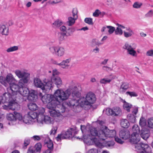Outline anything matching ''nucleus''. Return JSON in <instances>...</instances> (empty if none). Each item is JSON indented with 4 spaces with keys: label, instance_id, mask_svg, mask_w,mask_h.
<instances>
[{
    "label": "nucleus",
    "instance_id": "obj_1",
    "mask_svg": "<svg viewBox=\"0 0 153 153\" xmlns=\"http://www.w3.org/2000/svg\"><path fill=\"white\" fill-rule=\"evenodd\" d=\"M90 131L91 135L98 137L101 140H103L108 138L114 137L115 141L118 143L122 144L124 143L121 139L115 136L116 131L115 130H110L106 126L98 131L96 128H92L90 129Z\"/></svg>",
    "mask_w": 153,
    "mask_h": 153
},
{
    "label": "nucleus",
    "instance_id": "obj_2",
    "mask_svg": "<svg viewBox=\"0 0 153 153\" xmlns=\"http://www.w3.org/2000/svg\"><path fill=\"white\" fill-rule=\"evenodd\" d=\"M69 89L66 92H64L61 89H57L54 92V98L51 101L47 103L46 107L49 110H53L57 105H59L61 107L63 105H59L61 102L67 99L70 94Z\"/></svg>",
    "mask_w": 153,
    "mask_h": 153
},
{
    "label": "nucleus",
    "instance_id": "obj_3",
    "mask_svg": "<svg viewBox=\"0 0 153 153\" xmlns=\"http://www.w3.org/2000/svg\"><path fill=\"white\" fill-rule=\"evenodd\" d=\"M44 84L41 80L38 78H35L34 80V84L35 86L40 88L45 92L50 90L52 87V83L50 81L45 79L44 80Z\"/></svg>",
    "mask_w": 153,
    "mask_h": 153
},
{
    "label": "nucleus",
    "instance_id": "obj_4",
    "mask_svg": "<svg viewBox=\"0 0 153 153\" xmlns=\"http://www.w3.org/2000/svg\"><path fill=\"white\" fill-rule=\"evenodd\" d=\"M15 73L19 78H22L19 80L18 83L20 86H23L24 85L27 83L30 76V74L29 73L21 71L19 70L16 71Z\"/></svg>",
    "mask_w": 153,
    "mask_h": 153
},
{
    "label": "nucleus",
    "instance_id": "obj_5",
    "mask_svg": "<svg viewBox=\"0 0 153 153\" xmlns=\"http://www.w3.org/2000/svg\"><path fill=\"white\" fill-rule=\"evenodd\" d=\"M16 82V80L11 74H8L5 77L0 76V83L5 87H7Z\"/></svg>",
    "mask_w": 153,
    "mask_h": 153
},
{
    "label": "nucleus",
    "instance_id": "obj_6",
    "mask_svg": "<svg viewBox=\"0 0 153 153\" xmlns=\"http://www.w3.org/2000/svg\"><path fill=\"white\" fill-rule=\"evenodd\" d=\"M133 133L131 134L130 142L132 144H136L140 141L139 134L140 133V129L138 126L134 125L133 126Z\"/></svg>",
    "mask_w": 153,
    "mask_h": 153
},
{
    "label": "nucleus",
    "instance_id": "obj_7",
    "mask_svg": "<svg viewBox=\"0 0 153 153\" xmlns=\"http://www.w3.org/2000/svg\"><path fill=\"white\" fill-rule=\"evenodd\" d=\"M41 111L39 112L38 116V118L37 119L38 125L41 126L43 125L44 123L46 124H49L51 123V119L50 117L48 116H45L42 115L45 111V110L44 108H40Z\"/></svg>",
    "mask_w": 153,
    "mask_h": 153
},
{
    "label": "nucleus",
    "instance_id": "obj_8",
    "mask_svg": "<svg viewBox=\"0 0 153 153\" xmlns=\"http://www.w3.org/2000/svg\"><path fill=\"white\" fill-rule=\"evenodd\" d=\"M96 100L95 95L92 92L88 93L86 96L85 99L83 98L80 99V101L81 102L82 105H90L94 103Z\"/></svg>",
    "mask_w": 153,
    "mask_h": 153
},
{
    "label": "nucleus",
    "instance_id": "obj_9",
    "mask_svg": "<svg viewBox=\"0 0 153 153\" xmlns=\"http://www.w3.org/2000/svg\"><path fill=\"white\" fill-rule=\"evenodd\" d=\"M134 146L138 153H151L152 151L151 147L146 144L140 143L135 145Z\"/></svg>",
    "mask_w": 153,
    "mask_h": 153
},
{
    "label": "nucleus",
    "instance_id": "obj_10",
    "mask_svg": "<svg viewBox=\"0 0 153 153\" xmlns=\"http://www.w3.org/2000/svg\"><path fill=\"white\" fill-rule=\"evenodd\" d=\"M50 51L53 54L58 57H61L64 55L65 53V48L61 46H53L49 48Z\"/></svg>",
    "mask_w": 153,
    "mask_h": 153
},
{
    "label": "nucleus",
    "instance_id": "obj_11",
    "mask_svg": "<svg viewBox=\"0 0 153 153\" xmlns=\"http://www.w3.org/2000/svg\"><path fill=\"white\" fill-rule=\"evenodd\" d=\"M106 114L108 115L113 117L120 116L122 115L121 109L119 107H114L111 108H108L106 109Z\"/></svg>",
    "mask_w": 153,
    "mask_h": 153
},
{
    "label": "nucleus",
    "instance_id": "obj_12",
    "mask_svg": "<svg viewBox=\"0 0 153 153\" xmlns=\"http://www.w3.org/2000/svg\"><path fill=\"white\" fill-rule=\"evenodd\" d=\"M7 92H5L3 94L2 102L3 103L6 102H13L15 103V100H16V96H14L13 94H12L11 92H9L7 91Z\"/></svg>",
    "mask_w": 153,
    "mask_h": 153
},
{
    "label": "nucleus",
    "instance_id": "obj_13",
    "mask_svg": "<svg viewBox=\"0 0 153 153\" xmlns=\"http://www.w3.org/2000/svg\"><path fill=\"white\" fill-rule=\"evenodd\" d=\"M68 89H69L70 91V94L69 95L68 97L71 93H72L71 95V98L73 99L77 100L78 101H79L80 103H81V102L80 101V99H79L81 96L80 93L77 90L76 87L74 86V88H68L65 92H66Z\"/></svg>",
    "mask_w": 153,
    "mask_h": 153
},
{
    "label": "nucleus",
    "instance_id": "obj_14",
    "mask_svg": "<svg viewBox=\"0 0 153 153\" xmlns=\"http://www.w3.org/2000/svg\"><path fill=\"white\" fill-rule=\"evenodd\" d=\"M72 136V132L70 129L66 131L62 132L61 134H58L56 139L58 141H60L62 139L71 137Z\"/></svg>",
    "mask_w": 153,
    "mask_h": 153
},
{
    "label": "nucleus",
    "instance_id": "obj_15",
    "mask_svg": "<svg viewBox=\"0 0 153 153\" xmlns=\"http://www.w3.org/2000/svg\"><path fill=\"white\" fill-rule=\"evenodd\" d=\"M19 86H20L16 84L15 83L9 85V86L7 88V90L16 96L17 93L19 92L20 89Z\"/></svg>",
    "mask_w": 153,
    "mask_h": 153
},
{
    "label": "nucleus",
    "instance_id": "obj_16",
    "mask_svg": "<svg viewBox=\"0 0 153 153\" xmlns=\"http://www.w3.org/2000/svg\"><path fill=\"white\" fill-rule=\"evenodd\" d=\"M54 98V95L45 94L43 95L41 97V100L44 104H47L51 101Z\"/></svg>",
    "mask_w": 153,
    "mask_h": 153
},
{
    "label": "nucleus",
    "instance_id": "obj_17",
    "mask_svg": "<svg viewBox=\"0 0 153 153\" xmlns=\"http://www.w3.org/2000/svg\"><path fill=\"white\" fill-rule=\"evenodd\" d=\"M119 136L123 139H127L129 138L130 136V132L128 130L123 129L120 131Z\"/></svg>",
    "mask_w": 153,
    "mask_h": 153
},
{
    "label": "nucleus",
    "instance_id": "obj_18",
    "mask_svg": "<svg viewBox=\"0 0 153 153\" xmlns=\"http://www.w3.org/2000/svg\"><path fill=\"white\" fill-rule=\"evenodd\" d=\"M48 81H51L52 84L53 83L52 82H54L58 88H59L62 84V82L61 79L58 76H56L55 77H51V79L48 80ZM52 87V86L51 88Z\"/></svg>",
    "mask_w": 153,
    "mask_h": 153
},
{
    "label": "nucleus",
    "instance_id": "obj_19",
    "mask_svg": "<svg viewBox=\"0 0 153 153\" xmlns=\"http://www.w3.org/2000/svg\"><path fill=\"white\" fill-rule=\"evenodd\" d=\"M26 85L25 84L23 86H20L19 91V93L20 94L24 97H27L28 96L30 92L28 89L25 87Z\"/></svg>",
    "mask_w": 153,
    "mask_h": 153
},
{
    "label": "nucleus",
    "instance_id": "obj_20",
    "mask_svg": "<svg viewBox=\"0 0 153 153\" xmlns=\"http://www.w3.org/2000/svg\"><path fill=\"white\" fill-rule=\"evenodd\" d=\"M95 137L91 135V133L90 135H89V138L92 141L94 142L95 145L99 148H102L105 146V144L103 145L102 143L100 142Z\"/></svg>",
    "mask_w": 153,
    "mask_h": 153
},
{
    "label": "nucleus",
    "instance_id": "obj_21",
    "mask_svg": "<svg viewBox=\"0 0 153 153\" xmlns=\"http://www.w3.org/2000/svg\"><path fill=\"white\" fill-rule=\"evenodd\" d=\"M149 133L150 132L149 130L146 128H143L139 134L143 139L146 140L149 136Z\"/></svg>",
    "mask_w": 153,
    "mask_h": 153
},
{
    "label": "nucleus",
    "instance_id": "obj_22",
    "mask_svg": "<svg viewBox=\"0 0 153 153\" xmlns=\"http://www.w3.org/2000/svg\"><path fill=\"white\" fill-rule=\"evenodd\" d=\"M16 104L13 102H10L7 105H3L2 106L3 108L7 110H14L16 108Z\"/></svg>",
    "mask_w": 153,
    "mask_h": 153
},
{
    "label": "nucleus",
    "instance_id": "obj_23",
    "mask_svg": "<svg viewBox=\"0 0 153 153\" xmlns=\"http://www.w3.org/2000/svg\"><path fill=\"white\" fill-rule=\"evenodd\" d=\"M0 33L2 35L7 36L9 34V29L8 27L4 25L0 26Z\"/></svg>",
    "mask_w": 153,
    "mask_h": 153
},
{
    "label": "nucleus",
    "instance_id": "obj_24",
    "mask_svg": "<svg viewBox=\"0 0 153 153\" xmlns=\"http://www.w3.org/2000/svg\"><path fill=\"white\" fill-rule=\"evenodd\" d=\"M78 102L79 101H78L77 100L73 99L71 98V100H69L68 102L66 103L69 107H74V106H76L78 105Z\"/></svg>",
    "mask_w": 153,
    "mask_h": 153
},
{
    "label": "nucleus",
    "instance_id": "obj_25",
    "mask_svg": "<svg viewBox=\"0 0 153 153\" xmlns=\"http://www.w3.org/2000/svg\"><path fill=\"white\" fill-rule=\"evenodd\" d=\"M45 144L48 149L51 150V152L53 149V144L52 141L50 140L48 137H47L45 141Z\"/></svg>",
    "mask_w": 153,
    "mask_h": 153
},
{
    "label": "nucleus",
    "instance_id": "obj_26",
    "mask_svg": "<svg viewBox=\"0 0 153 153\" xmlns=\"http://www.w3.org/2000/svg\"><path fill=\"white\" fill-rule=\"evenodd\" d=\"M71 61L70 59H66L63 60L61 62L59 63L58 65L61 66L63 68H68L69 66V62Z\"/></svg>",
    "mask_w": 153,
    "mask_h": 153
},
{
    "label": "nucleus",
    "instance_id": "obj_27",
    "mask_svg": "<svg viewBox=\"0 0 153 153\" xmlns=\"http://www.w3.org/2000/svg\"><path fill=\"white\" fill-rule=\"evenodd\" d=\"M126 29L127 31H124V36L126 38H128L132 36L134 34V32L133 30L130 28L129 27H126Z\"/></svg>",
    "mask_w": 153,
    "mask_h": 153
},
{
    "label": "nucleus",
    "instance_id": "obj_28",
    "mask_svg": "<svg viewBox=\"0 0 153 153\" xmlns=\"http://www.w3.org/2000/svg\"><path fill=\"white\" fill-rule=\"evenodd\" d=\"M35 91H33L29 92L27 97V99L31 101H35L37 98V95L34 93Z\"/></svg>",
    "mask_w": 153,
    "mask_h": 153
},
{
    "label": "nucleus",
    "instance_id": "obj_29",
    "mask_svg": "<svg viewBox=\"0 0 153 153\" xmlns=\"http://www.w3.org/2000/svg\"><path fill=\"white\" fill-rule=\"evenodd\" d=\"M49 112L51 116L54 117H62V115L59 112L56 111L55 109L53 110H49Z\"/></svg>",
    "mask_w": 153,
    "mask_h": 153
},
{
    "label": "nucleus",
    "instance_id": "obj_30",
    "mask_svg": "<svg viewBox=\"0 0 153 153\" xmlns=\"http://www.w3.org/2000/svg\"><path fill=\"white\" fill-rule=\"evenodd\" d=\"M28 108L31 111H34L37 109L38 107L36 104L33 102H30L27 105Z\"/></svg>",
    "mask_w": 153,
    "mask_h": 153
},
{
    "label": "nucleus",
    "instance_id": "obj_31",
    "mask_svg": "<svg viewBox=\"0 0 153 153\" xmlns=\"http://www.w3.org/2000/svg\"><path fill=\"white\" fill-rule=\"evenodd\" d=\"M63 23L62 21L59 19H58L56 20L53 23V27L55 28H58L62 25Z\"/></svg>",
    "mask_w": 153,
    "mask_h": 153
},
{
    "label": "nucleus",
    "instance_id": "obj_32",
    "mask_svg": "<svg viewBox=\"0 0 153 153\" xmlns=\"http://www.w3.org/2000/svg\"><path fill=\"white\" fill-rule=\"evenodd\" d=\"M132 105L131 104L126 102L124 101V104L123 105V107L124 109L127 112L130 111V109L132 107Z\"/></svg>",
    "mask_w": 153,
    "mask_h": 153
},
{
    "label": "nucleus",
    "instance_id": "obj_33",
    "mask_svg": "<svg viewBox=\"0 0 153 153\" xmlns=\"http://www.w3.org/2000/svg\"><path fill=\"white\" fill-rule=\"evenodd\" d=\"M42 147V146L40 143H38L36 144L35 145L34 148L33 149L34 150V152H40L41 150Z\"/></svg>",
    "mask_w": 153,
    "mask_h": 153
},
{
    "label": "nucleus",
    "instance_id": "obj_34",
    "mask_svg": "<svg viewBox=\"0 0 153 153\" xmlns=\"http://www.w3.org/2000/svg\"><path fill=\"white\" fill-rule=\"evenodd\" d=\"M120 124L122 127L127 128L129 126V123L127 120L124 119L121 120Z\"/></svg>",
    "mask_w": 153,
    "mask_h": 153
},
{
    "label": "nucleus",
    "instance_id": "obj_35",
    "mask_svg": "<svg viewBox=\"0 0 153 153\" xmlns=\"http://www.w3.org/2000/svg\"><path fill=\"white\" fill-rule=\"evenodd\" d=\"M28 116L30 117L31 121L34 119L36 118L37 117L38 118V115L36 113L34 112H29L27 114Z\"/></svg>",
    "mask_w": 153,
    "mask_h": 153
},
{
    "label": "nucleus",
    "instance_id": "obj_36",
    "mask_svg": "<svg viewBox=\"0 0 153 153\" xmlns=\"http://www.w3.org/2000/svg\"><path fill=\"white\" fill-rule=\"evenodd\" d=\"M32 122L28 114H27L22 119V120L21 123H30L31 122Z\"/></svg>",
    "mask_w": 153,
    "mask_h": 153
},
{
    "label": "nucleus",
    "instance_id": "obj_37",
    "mask_svg": "<svg viewBox=\"0 0 153 153\" xmlns=\"http://www.w3.org/2000/svg\"><path fill=\"white\" fill-rule=\"evenodd\" d=\"M129 88V85L128 83L126 82H123L122 83L120 87V90L122 91L126 90Z\"/></svg>",
    "mask_w": 153,
    "mask_h": 153
},
{
    "label": "nucleus",
    "instance_id": "obj_38",
    "mask_svg": "<svg viewBox=\"0 0 153 153\" xmlns=\"http://www.w3.org/2000/svg\"><path fill=\"white\" fill-rule=\"evenodd\" d=\"M7 118L8 120L10 121H16V118L15 117L14 114L9 113L7 115Z\"/></svg>",
    "mask_w": 153,
    "mask_h": 153
},
{
    "label": "nucleus",
    "instance_id": "obj_39",
    "mask_svg": "<svg viewBox=\"0 0 153 153\" xmlns=\"http://www.w3.org/2000/svg\"><path fill=\"white\" fill-rule=\"evenodd\" d=\"M59 39L60 41H62L64 40V37L66 36H69L71 35L70 34L67 33L66 35V33H59Z\"/></svg>",
    "mask_w": 153,
    "mask_h": 153
},
{
    "label": "nucleus",
    "instance_id": "obj_40",
    "mask_svg": "<svg viewBox=\"0 0 153 153\" xmlns=\"http://www.w3.org/2000/svg\"><path fill=\"white\" fill-rule=\"evenodd\" d=\"M112 79L107 78L102 79L100 80V82L102 84H106L109 83L111 81Z\"/></svg>",
    "mask_w": 153,
    "mask_h": 153
},
{
    "label": "nucleus",
    "instance_id": "obj_41",
    "mask_svg": "<svg viewBox=\"0 0 153 153\" xmlns=\"http://www.w3.org/2000/svg\"><path fill=\"white\" fill-rule=\"evenodd\" d=\"M127 118L132 123H134L135 121V115L132 114H129L127 115Z\"/></svg>",
    "mask_w": 153,
    "mask_h": 153
},
{
    "label": "nucleus",
    "instance_id": "obj_42",
    "mask_svg": "<svg viewBox=\"0 0 153 153\" xmlns=\"http://www.w3.org/2000/svg\"><path fill=\"white\" fill-rule=\"evenodd\" d=\"M76 19H75L74 18L70 17L68 18V25L71 26L74 24L75 22V20Z\"/></svg>",
    "mask_w": 153,
    "mask_h": 153
},
{
    "label": "nucleus",
    "instance_id": "obj_43",
    "mask_svg": "<svg viewBox=\"0 0 153 153\" xmlns=\"http://www.w3.org/2000/svg\"><path fill=\"white\" fill-rule=\"evenodd\" d=\"M77 13L78 10L76 8H74L73 9L72 11V15L73 17L75 19H77L78 18Z\"/></svg>",
    "mask_w": 153,
    "mask_h": 153
},
{
    "label": "nucleus",
    "instance_id": "obj_44",
    "mask_svg": "<svg viewBox=\"0 0 153 153\" xmlns=\"http://www.w3.org/2000/svg\"><path fill=\"white\" fill-rule=\"evenodd\" d=\"M14 114L15 117L16 118V119H18L21 122L22 119L21 115L19 113L16 112H14Z\"/></svg>",
    "mask_w": 153,
    "mask_h": 153
},
{
    "label": "nucleus",
    "instance_id": "obj_45",
    "mask_svg": "<svg viewBox=\"0 0 153 153\" xmlns=\"http://www.w3.org/2000/svg\"><path fill=\"white\" fill-rule=\"evenodd\" d=\"M91 44L92 46H94L95 45H101L103 44V42L101 43L98 40L94 39L92 40L91 42Z\"/></svg>",
    "mask_w": 153,
    "mask_h": 153
},
{
    "label": "nucleus",
    "instance_id": "obj_46",
    "mask_svg": "<svg viewBox=\"0 0 153 153\" xmlns=\"http://www.w3.org/2000/svg\"><path fill=\"white\" fill-rule=\"evenodd\" d=\"M62 0H50L48 3L50 4L53 5L62 3Z\"/></svg>",
    "mask_w": 153,
    "mask_h": 153
},
{
    "label": "nucleus",
    "instance_id": "obj_47",
    "mask_svg": "<svg viewBox=\"0 0 153 153\" xmlns=\"http://www.w3.org/2000/svg\"><path fill=\"white\" fill-rule=\"evenodd\" d=\"M84 22L85 23L89 25H93V19L90 18H86L84 19Z\"/></svg>",
    "mask_w": 153,
    "mask_h": 153
},
{
    "label": "nucleus",
    "instance_id": "obj_48",
    "mask_svg": "<svg viewBox=\"0 0 153 153\" xmlns=\"http://www.w3.org/2000/svg\"><path fill=\"white\" fill-rule=\"evenodd\" d=\"M115 33L116 35H121L123 33V31L121 28L117 27L116 29L115 30Z\"/></svg>",
    "mask_w": 153,
    "mask_h": 153
},
{
    "label": "nucleus",
    "instance_id": "obj_49",
    "mask_svg": "<svg viewBox=\"0 0 153 153\" xmlns=\"http://www.w3.org/2000/svg\"><path fill=\"white\" fill-rule=\"evenodd\" d=\"M18 47L17 46H14L8 48L6 51L7 52H10L17 50Z\"/></svg>",
    "mask_w": 153,
    "mask_h": 153
},
{
    "label": "nucleus",
    "instance_id": "obj_50",
    "mask_svg": "<svg viewBox=\"0 0 153 153\" xmlns=\"http://www.w3.org/2000/svg\"><path fill=\"white\" fill-rule=\"evenodd\" d=\"M139 124L142 127L146 126V122L145 119L143 117L141 118L140 120Z\"/></svg>",
    "mask_w": 153,
    "mask_h": 153
},
{
    "label": "nucleus",
    "instance_id": "obj_51",
    "mask_svg": "<svg viewBox=\"0 0 153 153\" xmlns=\"http://www.w3.org/2000/svg\"><path fill=\"white\" fill-rule=\"evenodd\" d=\"M123 48L124 49L126 50L127 51L133 48L130 44L127 43L125 44L123 47Z\"/></svg>",
    "mask_w": 153,
    "mask_h": 153
},
{
    "label": "nucleus",
    "instance_id": "obj_52",
    "mask_svg": "<svg viewBox=\"0 0 153 153\" xmlns=\"http://www.w3.org/2000/svg\"><path fill=\"white\" fill-rule=\"evenodd\" d=\"M127 53L128 54L133 56H135L137 55L136 52L134 50L133 48L127 51Z\"/></svg>",
    "mask_w": 153,
    "mask_h": 153
},
{
    "label": "nucleus",
    "instance_id": "obj_53",
    "mask_svg": "<svg viewBox=\"0 0 153 153\" xmlns=\"http://www.w3.org/2000/svg\"><path fill=\"white\" fill-rule=\"evenodd\" d=\"M107 27L109 29L108 32L110 34L113 33L115 30L114 27L111 26H107Z\"/></svg>",
    "mask_w": 153,
    "mask_h": 153
},
{
    "label": "nucleus",
    "instance_id": "obj_54",
    "mask_svg": "<svg viewBox=\"0 0 153 153\" xmlns=\"http://www.w3.org/2000/svg\"><path fill=\"white\" fill-rule=\"evenodd\" d=\"M114 144V142L113 141H110L107 142L105 144V146L107 147H110L113 146Z\"/></svg>",
    "mask_w": 153,
    "mask_h": 153
},
{
    "label": "nucleus",
    "instance_id": "obj_55",
    "mask_svg": "<svg viewBox=\"0 0 153 153\" xmlns=\"http://www.w3.org/2000/svg\"><path fill=\"white\" fill-rule=\"evenodd\" d=\"M148 126L150 128H153V119L151 118L148 120Z\"/></svg>",
    "mask_w": 153,
    "mask_h": 153
},
{
    "label": "nucleus",
    "instance_id": "obj_56",
    "mask_svg": "<svg viewBox=\"0 0 153 153\" xmlns=\"http://www.w3.org/2000/svg\"><path fill=\"white\" fill-rule=\"evenodd\" d=\"M126 94H128L131 97H137V93L134 91L132 92H130V91H127L126 92Z\"/></svg>",
    "mask_w": 153,
    "mask_h": 153
},
{
    "label": "nucleus",
    "instance_id": "obj_57",
    "mask_svg": "<svg viewBox=\"0 0 153 153\" xmlns=\"http://www.w3.org/2000/svg\"><path fill=\"white\" fill-rule=\"evenodd\" d=\"M142 5L141 3H139L137 2H136L133 5V7L135 8H140Z\"/></svg>",
    "mask_w": 153,
    "mask_h": 153
},
{
    "label": "nucleus",
    "instance_id": "obj_58",
    "mask_svg": "<svg viewBox=\"0 0 153 153\" xmlns=\"http://www.w3.org/2000/svg\"><path fill=\"white\" fill-rule=\"evenodd\" d=\"M101 12L98 9H97L95 10V12L93 13V15L94 17H98L99 16V15L100 14Z\"/></svg>",
    "mask_w": 153,
    "mask_h": 153
},
{
    "label": "nucleus",
    "instance_id": "obj_59",
    "mask_svg": "<svg viewBox=\"0 0 153 153\" xmlns=\"http://www.w3.org/2000/svg\"><path fill=\"white\" fill-rule=\"evenodd\" d=\"M138 111V108L137 107L134 106L133 107V109L132 111V112L133 114V115H135Z\"/></svg>",
    "mask_w": 153,
    "mask_h": 153
},
{
    "label": "nucleus",
    "instance_id": "obj_60",
    "mask_svg": "<svg viewBox=\"0 0 153 153\" xmlns=\"http://www.w3.org/2000/svg\"><path fill=\"white\" fill-rule=\"evenodd\" d=\"M59 73L56 69L53 70L52 71V76L51 77H55L57 76L56 75H58L59 74Z\"/></svg>",
    "mask_w": 153,
    "mask_h": 153
},
{
    "label": "nucleus",
    "instance_id": "obj_61",
    "mask_svg": "<svg viewBox=\"0 0 153 153\" xmlns=\"http://www.w3.org/2000/svg\"><path fill=\"white\" fill-rule=\"evenodd\" d=\"M153 15V11L152 10H150L147 13H146L145 16L146 17H151Z\"/></svg>",
    "mask_w": 153,
    "mask_h": 153
},
{
    "label": "nucleus",
    "instance_id": "obj_62",
    "mask_svg": "<svg viewBox=\"0 0 153 153\" xmlns=\"http://www.w3.org/2000/svg\"><path fill=\"white\" fill-rule=\"evenodd\" d=\"M30 139L27 138L25 139L24 143V146L26 147L30 143Z\"/></svg>",
    "mask_w": 153,
    "mask_h": 153
},
{
    "label": "nucleus",
    "instance_id": "obj_63",
    "mask_svg": "<svg viewBox=\"0 0 153 153\" xmlns=\"http://www.w3.org/2000/svg\"><path fill=\"white\" fill-rule=\"evenodd\" d=\"M57 129V127H54L53 128L51 131V134H54L56 133Z\"/></svg>",
    "mask_w": 153,
    "mask_h": 153
},
{
    "label": "nucleus",
    "instance_id": "obj_64",
    "mask_svg": "<svg viewBox=\"0 0 153 153\" xmlns=\"http://www.w3.org/2000/svg\"><path fill=\"white\" fill-rule=\"evenodd\" d=\"M146 55L148 56H153V50H149L146 52Z\"/></svg>",
    "mask_w": 153,
    "mask_h": 153
}]
</instances>
